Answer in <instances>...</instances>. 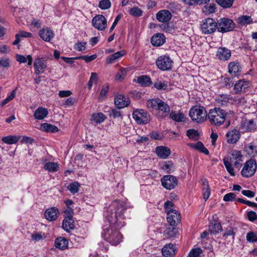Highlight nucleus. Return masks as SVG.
<instances>
[{
  "instance_id": "nucleus-53",
  "label": "nucleus",
  "mask_w": 257,
  "mask_h": 257,
  "mask_svg": "<svg viewBox=\"0 0 257 257\" xmlns=\"http://www.w3.org/2000/svg\"><path fill=\"white\" fill-rule=\"evenodd\" d=\"M246 240L250 242H254L257 241V235L252 231H250L246 234Z\"/></svg>"
},
{
  "instance_id": "nucleus-6",
  "label": "nucleus",
  "mask_w": 257,
  "mask_h": 257,
  "mask_svg": "<svg viewBox=\"0 0 257 257\" xmlns=\"http://www.w3.org/2000/svg\"><path fill=\"white\" fill-rule=\"evenodd\" d=\"M201 29L203 33L206 35L214 33L217 29V24L212 18L205 19L202 21Z\"/></svg>"
},
{
  "instance_id": "nucleus-47",
  "label": "nucleus",
  "mask_w": 257,
  "mask_h": 257,
  "mask_svg": "<svg viewBox=\"0 0 257 257\" xmlns=\"http://www.w3.org/2000/svg\"><path fill=\"white\" fill-rule=\"evenodd\" d=\"M79 187V184L76 182H75L70 184L67 187V189L71 193L75 194L78 192Z\"/></svg>"
},
{
  "instance_id": "nucleus-18",
  "label": "nucleus",
  "mask_w": 257,
  "mask_h": 257,
  "mask_svg": "<svg viewBox=\"0 0 257 257\" xmlns=\"http://www.w3.org/2000/svg\"><path fill=\"white\" fill-rule=\"evenodd\" d=\"M231 56L230 50L225 47H219L216 53V56L220 60L227 61L230 58Z\"/></svg>"
},
{
  "instance_id": "nucleus-4",
  "label": "nucleus",
  "mask_w": 257,
  "mask_h": 257,
  "mask_svg": "<svg viewBox=\"0 0 257 257\" xmlns=\"http://www.w3.org/2000/svg\"><path fill=\"white\" fill-rule=\"evenodd\" d=\"M192 120L197 123H201L206 120L207 112L203 106L195 105L189 111Z\"/></svg>"
},
{
  "instance_id": "nucleus-32",
  "label": "nucleus",
  "mask_w": 257,
  "mask_h": 257,
  "mask_svg": "<svg viewBox=\"0 0 257 257\" xmlns=\"http://www.w3.org/2000/svg\"><path fill=\"white\" fill-rule=\"evenodd\" d=\"M137 82L142 86H149L152 84L151 78L147 75H142L137 78Z\"/></svg>"
},
{
  "instance_id": "nucleus-61",
  "label": "nucleus",
  "mask_w": 257,
  "mask_h": 257,
  "mask_svg": "<svg viewBox=\"0 0 257 257\" xmlns=\"http://www.w3.org/2000/svg\"><path fill=\"white\" fill-rule=\"evenodd\" d=\"M236 195L234 193H229L225 194L223 196V200L224 201H232L235 199Z\"/></svg>"
},
{
  "instance_id": "nucleus-40",
  "label": "nucleus",
  "mask_w": 257,
  "mask_h": 257,
  "mask_svg": "<svg viewBox=\"0 0 257 257\" xmlns=\"http://www.w3.org/2000/svg\"><path fill=\"white\" fill-rule=\"evenodd\" d=\"M235 232L234 231V229L232 226L227 227L223 233V237L224 239H226L228 236H231L232 240L233 241L234 239V235Z\"/></svg>"
},
{
  "instance_id": "nucleus-27",
  "label": "nucleus",
  "mask_w": 257,
  "mask_h": 257,
  "mask_svg": "<svg viewBox=\"0 0 257 257\" xmlns=\"http://www.w3.org/2000/svg\"><path fill=\"white\" fill-rule=\"evenodd\" d=\"M48 114L47 109L43 107H39L35 111L34 116L37 119L41 120L44 119Z\"/></svg>"
},
{
  "instance_id": "nucleus-14",
  "label": "nucleus",
  "mask_w": 257,
  "mask_h": 257,
  "mask_svg": "<svg viewBox=\"0 0 257 257\" xmlns=\"http://www.w3.org/2000/svg\"><path fill=\"white\" fill-rule=\"evenodd\" d=\"M228 73L233 77H237L241 73L242 68L238 62L232 61L228 65Z\"/></svg>"
},
{
  "instance_id": "nucleus-25",
  "label": "nucleus",
  "mask_w": 257,
  "mask_h": 257,
  "mask_svg": "<svg viewBox=\"0 0 257 257\" xmlns=\"http://www.w3.org/2000/svg\"><path fill=\"white\" fill-rule=\"evenodd\" d=\"M165 40V37L163 34L158 33L152 37L151 43L153 46H160L164 44Z\"/></svg>"
},
{
  "instance_id": "nucleus-58",
  "label": "nucleus",
  "mask_w": 257,
  "mask_h": 257,
  "mask_svg": "<svg viewBox=\"0 0 257 257\" xmlns=\"http://www.w3.org/2000/svg\"><path fill=\"white\" fill-rule=\"evenodd\" d=\"M244 99L242 97H239L238 96L234 97H231L230 101L234 104H238L243 103L244 102Z\"/></svg>"
},
{
  "instance_id": "nucleus-7",
  "label": "nucleus",
  "mask_w": 257,
  "mask_h": 257,
  "mask_svg": "<svg viewBox=\"0 0 257 257\" xmlns=\"http://www.w3.org/2000/svg\"><path fill=\"white\" fill-rule=\"evenodd\" d=\"M217 24L218 31L223 33L231 31L235 27L233 21L225 18L218 20Z\"/></svg>"
},
{
  "instance_id": "nucleus-35",
  "label": "nucleus",
  "mask_w": 257,
  "mask_h": 257,
  "mask_svg": "<svg viewBox=\"0 0 257 257\" xmlns=\"http://www.w3.org/2000/svg\"><path fill=\"white\" fill-rule=\"evenodd\" d=\"M222 230L221 224L217 221H214L211 223L209 227V230L211 233L216 234Z\"/></svg>"
},
{
  "instance_id": "nucleus-49",
  "label": "nucleus",
  "mask_w": 257,
  "mask_h": 257,
  "mask_svg": "<svg viewBox=\"0 0 257 257\" xmlns=\"http://www.w3.org/2000/svg\"><path fill=\"white\" fill-rule=\"evenodd\" d=\"M11 66L10 60L8 58L3 57L0 59V67L8 69Z\"/></svg>"
},
{
  "instance_id": "nucleus-44",
  "label": "nucleus",
  "mask_w": 257,
  "mask_h": 257,
  "mask_svg": "<svg viewBox=\"0 0 257 257\" xmlns=\"http://www.w3.org/2000/svg\"><path fill=\"white\" fill-rule=\"evenodd\" d=\"M59 165L54 162H48L45 164L44 169L49 172H56L58 170Z\"/></svg>"
},
{
  "instance_id": "nucleus-59",
  "label": "nucleus",
  "mask_w": 257,
  "mask_h": 257,
  "mask_svg": "<svg viewBox=\"0 0 257 257\" xmlns=\"http://www.w3.org/2000/svg\"><path fill=\"white\" fill-rule=\"evenodd\" d=\"M86 42H78L75 44L74 48L78 51H82L86 49Z\"/></svg>"
},
{
  "instance_id": "nucleus-48",
  "label": "nucleus",
  "mask_w": 257,
  "mask_h": 257,
  "mask_svg": "<svg viewBox=\"0 0 257 257\" xmlns=\"http://www.w3.org/2000/svg\"><path fill=\"white\" fill-rule=\"evenodd\" d=\"M19 140V138L16 136H7L2 139V141L8 144H13L16 143Z\"/></svg>"
},
{
  "instance_id": "nucleus-33",
  "label": "nucleus",
  "mask_w": 257,
  "mask_h": 257,
  "mask_svg": "<svg viewBox=\"0 0 257 257\" xmlns=\"http://www.w3.org/2000/svg\"><path fill=\"white\" fill-rule=\"evenodd\" d=\"M106 119V116L102 112L93 113L91 117V120L96 123H101Z\"/></svg>"
},
{
  "instance_id": "nucleus-8",
  "label": "nucleus",
  "mask_w": 257,
  "mask_h": 257,
  "mask_svg": "<svg viewBox=\"0 0 257 257\" xmlns=\"http://www.w3.org/2000/svg\"><path fill=\"white\" fill-rule=\"evenodd\" d=\"M133 116L139 124H146L150 120V116L144 109H137L133 113Z\"/></svg>"
},
{
  "instance_id": "nucleus-63",
  "label": "nucleus",
  "mask_w": 257,
  "mask_h": 257,
  "mask_svg": "<svg viewBox=\"0 0 257 257\" xmlns=\"http://www.w3.org/2000/svg\"><path fill=\"white\" fill-rule=\"evenodd\" d=\"M126 73V70L125 69H121L118 73L116 75L115 79L118 80L123 79Z\"/></svg>"
},
{
  "instance_id": "nucleus-50",
  "label": "nucleus",
  "mask_w": 257,
  "mask_h": 257,
  "mask_svg": "<svg viewBox=\"0 0 257 257\" xmlns=\"http://www.w3.org/2000/svg\"><path fill=\"white\" fill-rule=\"evenodd\" d=\"M98 7L101 10H107L111 7V2L109 0H101Z\"/></svg>"
},
{
  "instance_id": "nucleus-15",
  "label": "nucleus",
  "mask_w": 257,
  "mask_h": 257,
  "mask_svg": "<svg viewBox=\"0 0 257 257\" xmlns=\"http://www.w3.org/2000/svg\"><path fill=\"white\" fill-rule=\"evenodd\" d=\"M249 87V82L244 79L237 81L234 85V90L236 93L244 92Z\"/></svg>"
},
{
  "instance_id": "nucleus-21",
  "label": "nucleus",
  "mask_w": 257,
  "mask_h": 257,
  "mask_svg": "<svg viewBox=\"0 0 257 257\" xmlns=\"http://www.w3.org/2000/svg\"><path fill=\"white\" fill-rule=\"evenodd\" d=\"M241 128L244 132L254 131L256 128V123L253 119H245L241 123Z\"/></svg>"
},
{
  "instance_id": "nucleus-29",
  "label": "nucleus",
  "mask_w": 257,
  "mask_h": 257,
  "mask_svg": "<svg viewBox=\"0 0 257 257\" xmlns=\"http://www.w3.org/2000/svg\"><path fill=\"white\" fill-rule=\"evenodd\" d=\"M68 240L62 237L57 238L55 241L56 247L60 249H66L68 246Z\"/></svg>"
},
{
  "instance_id": "nucleus-34",
  "label": "nucleus",
  "mask_w": 257,
  "mask_h": 257,
  "mask_svg": "<svg viewBox=\"0 0 257 257\" xmlns=\"http://www.w3.org/2000/svg\"><path fill=\"white\" fill-rule=\"evenodd\" d=\"M160 99H152L148 100L147 102V106L150 111L154 110H157L158 105H159V101Z\"/></svg>"
},
{
  "instance_id": "nucleus-62",
  "label": "nucleus",
  "mask_w": 257,
  "mask_h": 257,
  "mask_svg": "<svg viewBox=\"0 0 257 257\" xmlns=\"http://www.w3.org/2000/svg\"><path fill=\"white\" fill-rule=\"evenodd\" d=\"M173 207L174 203L170 201H167L164 204V208L166 211L167 212V213L169 212V210L170 211L174 210L175 209L173 208Z\"/></svg>"
},
{
  "instance_id": "nucleus-17",
  "label": "nucleus",
  "mask_w": 257,
  "mask_h": 257,
  "mask_svg": "<svg viewBox=\"0 0 257 257\" xmlns=\"http://www.w3.org/2000/svg\"><path fill=\"white\" fill-rule=\"evenodd\" d=\"M130 103L129 98L125 96L119 94L114 99V104L118 108H122L128 106Z\"/></svg>"
},
{
  "instance_id": "nucleus-39",
  "label": "nucleus",
  "mask_w": 257,
  "mask_h": 257,
  "mask_svg": "<svg viewBox=\"0 0 257 257\" xmlns=\"http://www.w3.org/2000/svg\"><path fill=\"white\" fill-rule=\"evenodd\" d=\"M123 55H124V52L123 51H117V52L114 53L113 54H112V55L109 56L106 59V62L107 63H112L115 60L122 57Z\"/></svg>"
},
{
  "instance_id": "nucleus-46",
  "label": "nucleus",
  "mask_w": 257,
  "mask_h": 257,
  "mask_svg": "<svg viewBox=\"0 0 257 257\" xmlns=\"http://www.w3.org/2000/svg\"><path fill=\"white\" fill-rule=\"evenodd\" d=\"M130 14L135 17H140L143 15V11L137 7L131 8L129 11Z\"/></svg>"
},
{
  "instance_id": "nucleus-24",
  "label": "nucleus",
  "mask_w": 257,
  "mask_h": 257,
  "mask_svg": "<svg viewBox=\"0 0 257 257\" xmlns=\"http://www.w3.org/2000/svg\"><path fill=\"white\" fill-rule=\"evenodd\" d=\"M176 250L174 244L169 243L162 248V252L165 257H172L175 254Z\"/></svg>"
},
{
  "instance_id": "nucleus-10",
  "label": "nucleus",
  "mask_w": 257,
  "mask_h": 257,
  "mask_svg": "<svg viewBox=\"0 0 257 257\" xmlns=\"http://www.w3.org/2000/svg\"><path fill=\"white\" fill-rule=\"evenodd\" d=\"M162 186L168 190H172L177 186V178L172 175H165L161 179Z\"/></svg>"
},
{
  "instance_id": "nucleus-12",
  "label": "nucleus",
  "mask_w": 257,
  "mask_h": 257,
  "mask_svg": "<svg viewBox=\"0 0 257 257\" xmlns=\"http://www.w3.org/2000/svg\"><path fill=\"white\" fill-rule=\"evenodd\" d=\"M240 136V131L236 128H233L226 133L225 138L227 143L233 144L238 141Z\"/></svg>"
},
{
  "instance_id": "nucleus-38",
  "label": "nucleus",
  "mask_w": 257,
  "mask_h": 257,
  "mask_svg": "<svg viewBox=\"0 0 257 257\" xmlns=\"http://www.w3.org/2000/svg\"><path fill=\"white\" fill-rule=\"evenodd\" d=\"M177 233V229L174 227H169L167 228L164 231V235L166 238H172L176 236Z\"/></svg>"
},
{
  "instance_id": "nucleus-37",
  "label": "nucleus",
  "mask_w": 257,
  "mask_h": 257,
  "mask_svg": "<svg viewBox=\"0 0 257 257\" xmlns=\"http://www.w3.org/2000/svg\"><path fill=\"white\" fill-rule=\"evenodd\" d=\"M230 100V97L227 94H221L217 96L216 98V101L219 105L223 106L228 102Z\"/></svg>"
},
{
  "instance_id": "nucleus-16",
  "label": "nucleus",
  "mask_w": 257,
  "mask_h": 257,
  "mask_svg": "<svg viewBox=\"0 0 257 257\" xmlns=\"http://www.w3.org/2000/svg\"><path fill=\"white\" fill-rule=\"evenodd\" d=\"M35 73L38 75L43 73L47 67L46 63L42 58L35 59L34 63Z\"/></svg>"
},
{
  "instance_id": "nucleus-28",
  "label": "nucleus",
  "mask_w": 257,
  "mask_h": 257,
  "mask_svg": "<svg viewBox=\"0 0 257 257\" xmlns=\"http://www.w3.org/2000/svg\"><path fill=\"white\" fill-rule=\"evenodd\" d=\"M159 101L160 102L159 105H158L157 110L162 112L163 116L168 115L170 111V106L162 100H159Z\"/></svg>"
},
{
  "instance_id": "nucleus-19",
  "label": "nucleus",
  "mask_w": 257,
  "mask_h": 257,
  "mask_svg": "<svg viewBox=\"0 0 257 257\" xmlns=\"http://www.w3.org/2000/svg\"><path fill=\"white\" fill-rule=\"evenodd\" d=\"M172 15L168 10H161L156 15L157 19L162 23H168L172 19Z\"/></svg>"
},
{
  "instance_id": "nucleus-1",
  "label": "nucleus",
  "mask_w": 257,
  "mask_h": 257,
  "mask_svg": "<svg viewBox=\"0 0 257 257\" xmlns=\"http://www.w3.org/2000/svg\"><path fill=\"white\" fill-rule=\"evenodd\" d=\"M125 209V205L122 202L115 200L107 208L106 219L110 224L109 227L104 229L103 236L110 244L117 245L121 241L122 236L117 230L123 225V212Z\"/></svg>"
},
{
  "instance_id": "nucleus-9",
  "label": "nucleus",
  "mask_w": 257,
  "mask_h": 257,
  "mask_svg": "<svg viewBox=\"0 0 257 257\" xmlns=\"http://www.w3.org/2000/svg\"><path fill=\"white\" fill-rule=\"evenodd\" d=\"M156 63L160 69L163 71H167L171 69L173 61L169 56L163 55L157 59Z\"/></svg>"
},
{
  "instance_id": "nucleus-56",
  "label": "nucleus",
  "mask_w": 257,
  "mask_h": 257,
  "mask_svg": "<svg viewBox=\"0 0 257 257\" xmlns=\"http://www.w3.org/2000/svg\"><path fill=\"white\" fill-rule=\"evenodd\" d=\"M109 90V86L105 85L103 86L99 96V99H103L107 94Z\"/></svg>"
},
{
  "instance_id": "nucleus-41",
  "label": "nucleus",
  "mask_w": 257,
  "mask_h": 257,
  "mask_svg": "<svg viewBox=\"0 0 257 257\" xmlns=\"http://www.w3.org/2000/svg\"><path fill=\"white\" fill-rule=\"evenodd\" d=\"M170 116L172 119L177 122L183 121L185 119L184 115L182 113L171 112L170 113Z\"/></svg>"
},
{
  "instance_id": "nucleus-64",
  "label": "nucleus",
  "mask_w": 257,
  "mask_h": 257,
  "mask_svg": "<svg viewBox=\"0 0 257 257\" xmlns=\"http://www.w3.org/2000/svg\"><path fill=\"white\" fill-rule=\"evenodd\" d=\"M247 216L248 220L251 222H253L257 219V214L254 211H248L247 213Z\"/></svg>"
},
{
  "instance_id": "nucleus-30",
  "label": "nucleus",
  "mask_w": 257,
  "mask_h": 257,
  "mask_svg": "<svg viewBox=\"0 0 257 257\" xmlns=\"http://www.w3.org/2000/svg\"><path fill=\"white\" fill-rule=\"evenodd\" d=\"M245 151L251 157H254L257 155V146L250 143L244 147Z\"/></svg>"
},
{
  "instance_id": "nucleus-60",
  "label": "nucleus",
  "mask_w": 257,
  "mask_h": 257,
  "mask_svg": "<svg viewBox=\"0 0 257 257\" xmlns=\"http://www.w3.org/2000/svg\"><path fill=\"white\" fill-rule=\"evenodd\" d=\"M109 116L113 118L119 117L121 116V112L115 108H113L109 111Z\"/></svg>"
},
{
  "instance_id": "nucleus-22",
  "label": "nucleus",
  "mask_w": 257,
  "mask_h": 257,
  "mask_svg": "<svg viewBox=\"0 0 257 257\" xmlns=\"http://www.w3.org/2000/svg\"><path fill=\"white\" fill-rule=\"evenodd\" d=\"M39 35L41 38L46 42H50L54 36L53 31L47 28L42 29L39 31Z\"/></svg>"
},
{
  "instance_id": "nucleus-20",
  "label": "nucleus",
  "mask_w": 257,
  "mask_h": 257,
  "mask_svg": "<svg viewBox=\"0 0 257 257\" xmlns=\"http://www.w3.org/2000/svg\"><path fill=\"white\" fill-rule=\"evenodd\" d=\"M59 210L57 208L53 207L47 209L45 212V216L46 219L52 221L57 219Z\"/></svg>"
},
{
  "instance_id": "nucleus-31",
  "label": "nucleus",
  "mask_w": 257,
  "mask_h": 257,
  "mask_svg": "<svg viewBox=\"0 0 257 257\" xmlns=\"http://www.w3.org/2000/svg\"><path fill=\"white\" fill-rule=\"evenodd\" d=\"M41 129L43 131L49 133H55L59 131L58 128L56 126L48 123L41 124Z\"/></svg>"
},
{
  "instance_id": "nucleus-42",
  "label": "nucleus",
  "mask_w": 257,
  "mask_h": 257,
  "mask_svg": "<svg viewBox=\"0 0 257 257\" xmlns=\"http://www.w3.org/2000/svg\"><path fill=\"white\" fill-rule=\"evenodd\" d=\"M215 1L223 8L227 9L232 7L234 0H215Z\"/></svg>"
},
{
  "instance_id": "nucleus-57",
  "label": "nucleus",
  "mask_w": 257,
  "mask_h": 257,
  "mask_svg": "<svg viewBox=\"0 0 257 257\" xmlns=\"http://www.w3.org/2000/svg\"><path fill=\"white\" fill-rule=\"evenodd\" d=\"M154 87L158 90H165L167 88L168 85L164 82L158 81L154 84Z\"/></svg>"
},
{
  "instance_id": "nucleus-11",
  "label": "nucleus",
  "mask_w": 257,
  "mask_h": 257,
  "mask_svg": "<svg viewBox=\"0 0 257 257\" xmlns=\"http://www.w3.org/2000/svg\"><path fill=\"white\" fill-rule=\"evenodd\" d=\"M92 24V26L97 30L103 31L106 28L107 21L103 15H97L93 18Z\"/></svg>"
},
{
  "instance_id": "nucleus-26",
  "label": "nucleus",
  "mask_w": 257,
  "mask_h": 257,
  "mask_svg": "<svg viewBox=\"0 0 257 257\" xmlns=\"http://www.w3.org/2000/svg\"><path fill=\"white\" fill-rule=\"evenodd\" d=\"M63 228L67 232L74 229L75 225L72 218L65 217L62 224Z\"/></svg>"
},
{
  "instance_id": "nucleus-54",
  "label": "nucleus",
  "mask_w": 257,
  "mask_h": 257,
  "mask_svg": "<svg viewBox=\"0 0 257 257\" xmlns=\"http://www.w3.org/2000/svg\"><path fill=\"white\" fill-rule=\"evenodd\" d=\"M96 57L97 55L96 54H93L91 56H80L76 57V59H82L86 63H89L96 59Z\"/></svg>"
},
{
  "instance_id": "nucleus-36",
  "label": "nucleus",
  "mask_w": 257,
  "mask_h": 257,
  "mask_svg": "<svg viewBox=\"0 0 257 257\" xmlns=\"http://www.w3.org/2000/svg\"><path fill=\"white\" fill-rule=\"evenodd\" d=\"M16 60L20 63H26L28 60V64L30 66L32 64L33 58L31 55H29L25 57L24 56L22 55L17 54L16 55Z\"/></svg>"
},
{
  "instance_id": "nucleus-13",
  "label": "nucleus",
  "mask_w": 257,
  "mask_h": 257,
  "mask_svg": "<svg viewBox=\"0 0 257 257\" xmlns=\"http://www.w3.org/2000/svg\"><path fill=\"white\" fill-rule=\"evenodd\" d=\"M167 219L172 226L177 225L181 220L180 214L176 210L171 211L169 210L167 213Z\"/></svg>"
},
{
  "instance_id": "nucleus-51",
  "label": "nucleus",
  "mask_w": 257,
  "mask_h": 257,
  "mask_svg": "<svg viewBox=\"0 0 257 257\" xmlns=\"http://www.w3.org/2000/svg\"><path fill=\"white\" fill-rule=\"evenodd\" d=\"M16 89L13 90L10 95L8 96L6 99H5L1 103V106L2 107L4 106L5 105H6L7 103H8L9 101L13 99L16 96Z\"/></svg>"
},
{
  "instance_id": "nucleus-23",
  "label": "nucleus",
  "mask_w": 257,
  "mask_h": 257,
  "mask_svg": "<svg viewBox=\"0 0 257 257\" xmlns=\"http://www.w3.org/2000/svg\"><path fill=\"white\" fill-rule=\"evenodd\" d=\"M156 153L161 159H166L171 154V150L169 148L165 146H159L156 149Z\"/></svg>"
},
{
  "instance_id": "nucleus-45",
  "label": "nucleus",
  "mask_w": 257,
  "mask_h": 257,
  "mask_svg": "<svg viewBox=\"0 0 257 257\" xmlns=\"http://www.w3.org/2000/svg\"><path fill=\"white\" fill-rule=\"evenodd\" d=\"M162 169L167 173H170L174 171V166L173 163L170 161L165 162L162 165Z\"/></svg>"
},
{
  "instance_id": "nucleus-5",
  "label": "nucleus",
  "mask_w": 257,
  "mask_h": 257,
  "mask_svg": "<svg viewBox=\"0 0 257 257\" xmlns=\"http://www.w3.org/2000/svg\"><path fill=\"white\" fill-rule=\"evenodd\" d=\"M257 169V164L253 159H249L243 165L241 171V175L246 178L252 176L255 173Z\"/></svg>"
},
{
  "instance_id": "nucleus-2",
  "label": "nucleus",
  "mask_w": 257,
  "mask_h": 257,
  "mask_svg": "<svg viewBox=\"0 0 257 257\" xmlns=\"http://www.w3.org/2000/svg\"><path fill=\"white\" fill-rule=\"evenodd\" d=\"M242 155L241 152L237 150H232L227 155V157L223 159L224 166L229 174L234 176L235 175L232 165L235 167H238L240 162L242 161Z\"/></svg>"
},
{
  "instance_id": "nucleus-3",
  "label": "nucleus",
  "mask_w": 257,
  "mask_h": 257,
  "mask_svg": "<svg viewBox=\"0 0 257 257\" xmlns=\"http://www.w3.org/2000/svg\"><path fill=\"white\" fill-rule=\"evenodd\" d=\"M226 114L225 110L216 107L209 110L207 113V117L211 124L219 126L224 123Z\"/></svg>"
},
{
  "instance_id": "nucleus-43",
  "label": "nucleus",
  "mask_w": 257,
  "mask_h": 257,
  "mask_svg": "<svg viewBox=\"0 0 257 257\" xmlns=\"http://www.w3.org/2000/svg\"><path fill=\"white\" fill-rule=\"evenodd\" d=\"M187 136L192 140L196 141L199 139V133L198 131L195 129H189L187 131Z\"/></svg>"
},
{
  "instance_id": "nucleus-55",
  "label": "nucleus",
  "mask_w": 257,
  "mask_h": 257,
  "mask_svg": "<svg viewBox=\"0 0 257 257\" xmlns=\"http://www.w3.org/2000/svg\"><path fill=\"white\" fill-rule=\"evenodd\" d=\"M202 252L200 248H196L192 249L189 253V257H198Z\"/></svg>"
},
{
  "instance_id": "nucleus-52",
  "label": "nucleus",
  "mask_w": 257,
  "mask_h": 257,
  "mask_svg": "<svg viewBox=\"0 0 257 257\" xmlns=\"http://www.w3.org/2000/svg\"><path fill=\"white\" fill-rule=\"evenodd\" d=\"M239 21L241 25H245L251 23L252 19L250 16H243L239 18Z\"/></svg>"
}]
</instances>
